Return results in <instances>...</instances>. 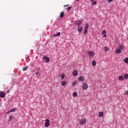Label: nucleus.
I'll use <instances>...</instances> for the list:
<instances>
[{
	"label": "nucleus",
	"instance_id": "f257e3e1",
	"mask_svg": "<svg viewBox=\"0 0 128 128\" xmlns=\"http://www.w3.org/2000/svg\"><path fill=\"white\" fill-rule=\"evenodd\" d=\"M90 26V24L88 23H86L84 29V32H83V34L86 35L88 33V28Z\"/></svg>",
	"mask_w": 128,
	"mask_h": 128
},
{
	"label": "nucleus",
	"instance_id": "f03ea898",
	"mask_svg": "<svg viewBox=\"0 0 128 128\" xmlns=\"http://www.w3.org/2000/svg\"><path fill=\"white\" fill-rule=\"evenodd\" d=\"M82 20H83L82 19H80V20H76L75 22V24H76L78 26V28H80V26H82L81 24H82Z\"/></svg>",
	"mask_w": 128,
	"mask_h": 128
},
{
	"label": "nucleus",
	"instance_id": "7ed1b4c3",
	"mask_svg": "<svg viewBox=\"0 0 128 128\" xmlns=\"http://www.w3.org/2000/svg\"><path fill=\"white\" fill-rule=\"evenodd\" d=\"M50 120L47 118L45 120V124H44V126L45 128H48L50 126Z\"/></svg>",
	"mask_w": 128,
	"mask_h": 128
},
{
	"label": "nucleus",
	"instance_id": "20e7f679",
	"mask_svg": "<svg viewBox=\"0 0 128 128\" xmlns=\"http://www.w3.org/2000/svg\"><path fill=\"white\" fill-rule=\"evenodd\" d=\"M86 120L83 118L80 120V126H84V124H86Z\"/></svg>",
	"mask_w": 128,
	"mask_h": 128
},
{
	"label": "nucleus",
	"instance_id": "39448f33",
	"mask_svg": "<svg viewBox=\"0 0 128 128\" xmlns=\"http://www.w3.org/2000/svg\"><path fill=\"white\" fill-rule=\"evenodd\" d=\"M88 54L89 56H90V58H93V56H94V52L88 51Z\"/></svg>",
	"mask_w": 128,
	"mask_h": 128
},
{
	"label": "nucleus",
	"instance_id": "423d86ee",
	"mask_svg": "<svg viewBox=\"0 0 128 128\" xmlns=\"http://www.w3.org/2000/svg\"><path fill=\"white\" fill-rule=\"evenodd\" d=\"M43 60H46V62H50V58L48 57V56H44L43 57Z\"/></svg>",
	"mask_w": 128,
	"mask_h": 128
},
{
	"label": "nucleus",
	"instance_id": "0eeeda50",
	"mask_svg": "<svg viewBox=\"0 0 128 128\" xmlns=\"http://www.w3.org/2000/svg\"><path fill=\"white\" fill-rule=\"evenodd\" d=\"M78 75V70H74L72 72V76H77Z\"/></svg>",
	"mask_w": 128,
	"mask_h": 128
},
{
	"label": "nucleus",
	"instance_id": "6e6552de",
	"mask_svg": "<svg viewBox=\"0 0 128 128\" xmlns=\"http://www.w3.org/2000/svg\"><path fill=\"white\" fill-rule=\"evenodd\" d=\"M88 84H83L82 88H83V90H88Z\"/></svg>",
	"mask_w": 128,
	"mask_h": 128
},
{
	"label": "nucleus",
	"instance_id": "1a4fd4ad",
	"mask_svg": "<svg viewBox=\"0 0 128 128\" xmlns=\"http://www.w3.org/2000/svg\"><path fill=\"white\" fill-rule=\"evenodd\" d=\"M124 80V75H122L120 76H119V78H118L119 82H122V81Z\"/></svg>",
	"mask_w": 128,
	"mask_h": 128
},
{
	"label": "nucleus",
	"instance_id": "9d476101",
	"mask_svg": "<svg viewBox=\"0 0 128 128\" xmlns=\"http://www.w3.org/2000/svg\"><path fill=\"white\" fill-rule=\"evenodd\" d=\"M6 96V93L4 92H1L0 94V98H4Z\"/></svg>",
	"mask_w": 128,
	"mask_h": 128
},
{
	"label": "nucleus",
	"instance_id": "9b49d317",
	"mask_svg": "<svg viewBox=\"0 0 128 128\" xmlns=\"http://www.w3.org/2000/svg\"><path fill=\"white\" fill-rule=\"evenodd\" d=\"M83 28H84V27H82V26H80L79 27L78 26V32H82Z\"/></svg>",
	"mask_w": 128,
	"mask_h": 128
},
{
	"label": "nucleus",
	"instance_id": "f8f14e48",
	"mask_svg": "<svg viewBox=\"0 0 128 128\" xmlns=\"http://www.w3.org/2000/svg\"><path fill=\"white\" fill-rule=\"evenodd\" d=\"M78 80L80 82H84V76H80L78 78Z\"/></svg>",
	"mask_w": 128,
	"mask_h": 128
},
{
	"label": "nucleus",
	"instance_id": "ddd939ff",
	"mask_svg": "<svg viewBox=\"0 0 128 128\" xmlns=\"http://www.w3.org/2000/svg\"><path fill=\"white\" fill-rule=\"evenodd\" d=\"M106 30H104L102 32V34L103 36H104V38H106Z\"/></svg>",
	"mask_w": 128,
	"mask_h": 128
},
{
	"label": "nucleus",
	"instance_id": "4468645a",
	"mask_svg": "<svg viewBox=\"0 0 128 128\" xmlns=\"http://www.w3.org/2000/svg\"><path fill=\"white\" fill-rule=\"evenodd\" d=\"M60 36V32H59L57 34H53V36H51V38H52V36Z\"/></svg>",
	"mask_w": 128,
	"mask_h": 128
},
{
	"label": "nucleus",
	"instance_id": "2eb2a0df",
	"mask_svg": "<svg viewBox=\"0 0 128 128\" xmlns=\"http://www.w3.org/2000/svg\"><path fill=\"white\" fill-rule=\"evenodd\" d=\"M116 54H120V52H122V51L120 49L118 48L117 50H116Z\"/></svg>",
	"mask_w": 128,
	"mask_h": 128
},
{
	"label": "nucleus",
	"instance_id": "dca6fc26",
	"mask_svg": "<svg viewBox=\"0 0 128 128\" xmlns=\"http://www.w3.org/2000/svg\"><path fill=\"white\" fill-rule=\"evenodd\" d=\"M98 116L100 118H102V116H104V112H99Z\"/></svg>",
	"mask_w": 128,
	"mask_h": 128
},
{
	"label": "nucleus",
	"instance_id": "f3484780",
	"mask_svg": "<svg viewBox=\"0 0 128 128\" xmlns=\"http://www.w3.org/2000/svg\"><path fill=\"white\" fill-rule=\"evenodd\" d=\"M62 86H66V80L62 81Z\"/></svg>",
	"mask_w": 128,
	"mask_h": 128
},
{
	"label": "nucleus",
	"instance_id": "a211bd4d",
	"mask_svg": "<svg viewBox=\"0 0 128 128\" xmlns=\"http://www.w3.org/2000/svg\"><path fill=\"white\" fill-rule=\"evenodd\" d=\"M124 62H125V64H128V58L126 57L124 60Z\"/></svg>",
	"mask_w": 128,
	"mask_h": 128
},
{
	"label": "nucleus",
	"instance_id": "6ab92c4d",
	"mask_svg": "<svg viewBox=\"0 0 128 128\" xmlns=\"http://www.w3.org/2000/svg\"><path fill=\"white\" fill-rule=\"evenodd\" d=\"M92 66H96V60H93L92 62Z\"/></svg>",
	"mask_w": 128,
	"mask_h": 128
},
{
	"label": "nucleus",
	"instance_id": "aec40b11",
	"mask_svg": "<svg viewBox=\"0 0 128 128\" xmlns=\"http://www.w3.org/2000/svg\"><path fill=\"white\" fill-rule=\"evenodd\" d=\"M64 12H61L60 14V17L61 18H64Z\"/></svg>",
	"mask_w": 128,
	"mask_h": 128
},
{
	"label": "nucleus",
	"instance_id": "412c9836",
	"mask_svg": "<svg viewBox=\"0 0 128 128\" xmlns=\"http://www.w3.org/2000/svg\"><path fill=\"white\" fill-rule=\"evenodd\" d=\"M16 110V108H14L10 110V112H14Z\"/></svg>",
	"mask_w": 128,
	"mask_h": 128
},
{
	"label": "nucleus",
	"instance_id": "4be33fe9",
	"mask_svg": "<svg viewBox=\"0 0 128 128\" xmlns=\"http://www.w3.org/2000/svg\"><path fill=\"white\" fill-rule=\"evenodd\" d=\"M76 84H78V82L76 80H75L72 82L73 86H76Z\"/></svg>",
	"mask_w": 128,
	"mask_h": 128
},
{
	"label": "nucleus",
	"instance_id": "5701e85b",
	"mask_svg": "<svg viewBox=\"0 0 128 128\" xmlns=\"http://www.w3.org/2000/svg\"><path fill=\"white\" fill-rule=\"evenodd\" d=\"M12 118H13L12 115H11V116L9 117L8 120V122H10L11 120H12Z\"/></svg>",
	"mask_w": 128,
	"mask_h": 128
},
{
	"label": "nucleus",
	"instance_id": "b1692460",
	"mask_svg": "<svg viewBox=\"0 0 128 128\" xmlns=\"http://www.w3.org/2000/svg\"><path fill=\"white\" fill-rule=\"evenodd\" d=\"M124 46H122V45H120L118 48L119 50H124Z\"/></svg>",
	"mask_w": 128,
	"mask_h": 128
},
{
	"label": "nucleus",
	"instance_id": "393cba45",
	"mask_svg": "<svg viewBox=\"0 0 128 128\" xmlns=\"http://www.w3.org/2000/svg\"><path fill=\"white\" fill-rule=\"evenodd\" d=\"M124 78H125L126 80H128V74H124Z\"/></svg>",
	"mask_w": 128,
	"mask_h": 128
},
{
	"label": "nucleus",
	"instance_id": "a878e982",
	"mask_svg": "<svg viewBox=\"0 0 128 128\" xmlns=\"http://www.w3.org/2000/svg\"><path fill=\"white\" fill-rule=\"evenodd\" d=\"M97 2L96 1H94L92 2L91 3L92 6H96Z\"/></svg>",
	"mask_w": 128,
	"mask_h": 128
},
{
	"label": "nucleus",
	"instance_id": "bb28decb",
	"mask_svg": "<svg viewBox=\"0 0 128 128\" xmlns=\"http://www.w3.org/2000/svg\"><path fill=\"white\" fill-rule=\"evenodd\" d=\"M28 68V66H26L23 68V72H25V70H26Z\"/></svg>",
	"mask_w": 128,
	"mask_h": 128
},
{
	"label": "nucleus",
	"instance_id": "cd10ccee",
	"mask_svg": "<svg viewBox=\"0 0 128 128\" xmlns=\"http://www.w3.org/2000/svg\"><path fill=\"white\" fill-rule=\"evenodd\" d=\"M73 96H78V92H74L72 94Z\"/></svg>",
	"mask_w": 128,
	"mask_h": 128
},
{
	"label": "nucleus",
	"instance_id": "c85d7f7f",
	"mask_svg": "<svg viewBox=\"0 0 128 128\" xmlns=\"http://www.w3.org/2000/svg\"><path fill=\"white\" fill-rule=\"evenodd\" d=\"M104 50L105 52H108V46H105V47H104Z\"/></svg>",
	"mask_w": 128,
	"mask_h": 128
},
{
	"label": "nucleus",
	"instance_id": "c756f323",
	"mask_svg": "<svg viewBox=\"0 0 128 128\" xmlns=\"http://www.w3.org/2000/svg\"><path fill=\"white\" fill-rule=\"evenodd\" d=\"M66 75L64 74H61V80H64Z\"/></svg>",
	"mask_w": 128,
	"mask_h": 128
},
{
	"label": "nucleus",
	"instance_id": "7c9ffc66",
	"mask_svg": "<svg viewBox=\"0 0 128 128\" xmlns=\"http://www.w3.org/2000/svg\"><path fill=\"white\" fill-rule=\"evenodd\" d=\"M72 6H68V8H67V10H68V12H70V10H72Z\"/></svg>",
	"mask_w": 128,
	"mask_h": 128
},
{
	"label": "nucleus",
	"instance_id": "2f4dec72",
	"mask_svg": "<svg viewBox=\"0 0 128 128\" xmlns=\"http://www.w3.org/2000/svg\"><path fill=\"white\" fill-rule=\"evenodd\" d=\"M10 110L8 111V112H6V114H10Z\"/></svg>",
	"mask_w": 128,
	"mask_h": 128
},
{
	"label": "nucleus",
	"instance_id": "473e14b6",
	"mask_svg": "<svg viewBox=\"0 0 128 128\" xmlns=\"http://www.w3.org/2000/svg\"><path fill=\"white\" fill-rule=\"evenodd\" d=\"M36 76H38V72H36Z\"/></svg>",
	"mask_w": 128,
	"mask_h": 128
},
{
	"label": "nucleus",
	"instance_id": "72a5a7b5",
	"mask_svg": "<svg viewBox=\"0 0 128 128\" xmlns=\"http://www.w3.org/2000/svg\"><path fill=\"white\" fill-rule=\"evenodd\" d=\"M114 0H108V2H112Z\"/></svg>",
	"mask_w": 128,
	"mask_h": 128
},
{
	"label": "nucleus",
	"instance_id": "f704fd0d",
	"mask_svg": "<svg viewBox=\"0 0 128 128\" xmlns=\"http://www.w3.org/2000/svg\"><path fill=\"white\" fill-rule=\"evenodd\" d=\"M126 94H127V96H128V91L126 92Z\"/></svg>",
	"mask_w": 128,
	"mask_h": 128
},
{
	"label": "nucleus",
	"instance_id": "c9c22d12",
	"mask_svg": "<svg viewBox=\"0 0 128 128\" xmlns=\"http://www.w3.org/2000/svg\"><path fill=\"white\" fill-rule=\"evenodd\" d=\"M11 84H14V80H12L11 82Z\"/></svg>",
	"mask_w": 128,
	"mask_h": 128
},
{
	"label": "nucleus",
	"instance_id": "e433bc0d",
	"mask_svg": "<svg viewBox=\"0 0 128 128\" xmlns=\"http://www.w3.org/2000/svg\"><path fill=\"white\" fill-rule=\"evenodd\" d=\"M7 92H8V94H9L10 93V90H8Z\"/></svg>",
	"mask_w": 128,
	"mask_h": 128
},
{
	"label": "nucleus",
	"instance_id": "4c0bfd02",
	"mask_svg": "<svg viewBox=\"0 0 128 128\" xmlns=\"http://www.w3.org/2000/svg\"><path fill=\"white\" fill-rule=\"evenodd\" d=\"M91 0V2H94V0Z\"/></svg>",
	"mask_w": 128,
	"mask_h": 128
},
{
	"label": "nucleus",
	"instance_id": "58836bf2",
	"mask_svg": "<svg viewBox=\"0 0 128 128\" xmlns=\"http://www.w3.org/2000/svg\"><path fill=\"white\" fill-rule=\"evenodd\" d=\"M77 2H80V0H76Z\"/></svg>",
	"mask_w": 128,
	"mask_h": 128
},
{
	"label": "nucleus",
	"instance_id": "ea45409f",
	"mask_svg": "<svg viewBox=\"0 0 128 128\" xmlns=\"http://www.w3.org/2000/svg\"><path fill=\"white\" fill-rule=\"evenodd\" d=\"M38 44H38H38H36V46H38Z\"/></svg>",
	"mask_w": 128,
	"mask_h": 128
},
{
	"label": "nucleus",
	"instance_id": "a19ab883",
	"mask_svg": "<svg viewBox=\"0 0 128 128\" xmlns=\"http://www.w3.org/2000/svg\"><path fill=\"white\" fill-rule=\"evenodd\" d=\"M12 88V86L10 87V88Z\"/></svg>",
	"mask_w": 128,
	"mask_h": 128
}]
</instances>
